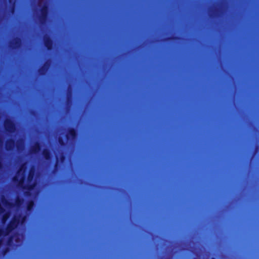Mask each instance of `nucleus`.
<instances>
[{
    "mask_svg": "<svg viewBox=\"0 0 259 259\" xmlns=\"http://www.w3.org/2000/svg\"><path fill=\"white\" fill-rule=\"evenodd\" d=\"M21 214L14 216L7 225L5 230L0 229V236H7L13 231L17 228L20 224Z\"/></svg>",
    "mask_w": 259,
    "mask_h": 259,
    "instance_id": "1",
    "label": "nucleus"
},
{
    "mask_svg": "<svg viewBox=\"0 0 259 259\" xmlns=\"http://www.w3.org/2000/svg\"><path fill=\"white\" fill-rule=\"evenodd\" d=\"M25 180V176L22 177L20 180H18L16 177H14L13 178V181L14 182H18V185L23 190H27L24 192V195L26 196H30L31 194L30 191L34 189L35 187L36 186V183L35 182H33L32 183H29V184L27 185H24Z\"/></svg>",
    "mask_w": 259,
    "mask_h": 259,
    "instance_id": "2",
    "label": "nucleus"
},
{
    "mask_svg": "<svg viewBox=\"0 0 259 259\" xmlns=\"http://www.w3.org/2000/svg\"><path fill=\"white\" fill-rule=\"evenodd\" d=\"M48 6L47 5L45 4L40 9V14L38 17L39 21L41 24H44L47 22L48 17Z\"/></svg>",
    "mask_w": 259,
    "mask_h": 259,
    "instance_id": "3",
    "label": "nucleus"
},
{
    "mask_svg": "<svg viewBox=\"0 0 259 259\" xmlns=\"http://www.w3.org/2000/svg\"><path fill=\"white\" fill-rule=\"evenodd\" d=\"M4 127L6 131L10 133H13L15 130V125L13 121L10 119L5 121Z\"/></svg>",
    "mask_w": 259,
    "mask_h": 259,
    "instance_id": "4",
    "label": "nucleus"
},
{
    "mask_svg": "<svg viewBox=\"0 0 259 259\" xmlns=\"http://www.w3.org/2000/svg\"><path fill=\"white\" fill-rule=\"evenodd\" d=\"M44 45L47 50L51 51L53 48L54 41L49 35H46L44 39Z\"/></svg>",
    "mask_w": 259,
    "mask_h": 259,
    "instance_id": "5",
    "label": "nucleus"
},
{
    "mask_svg": "<svg viewBox=\"0 0 259 259\" xmlns=\"http://www.w3.org/2000/svg\"><path fill=\"white\" fill-rule=\"evenodd\" d=\"M77 137V131L74 127H70L68 130V133L66 135V138L67 141L73 140Z\"/></svg>",
    "mask_w": 259,
    "mask_h": 259,
    "instance_id": "6",
    "label": "nucleus"
},
{
    "mask_svg": "<svg viewBox=\"0 0 259 259\" xmlns=\"http://www.w3.org/2000/svg\"><path fill=\"white\" fill-rule=\"evenodd\" d=\"M50 63L49 61L46 62L45 64L39 68L38 72L39 75L44 76L46 75L47 72L50 68Z\"/></svg>",
    "mask_w": 259,
    "mask_h": 259,
    "instance_id": "7",
    "label": "nucleus"
},
{
    "mask_svg": "<svg viewBox=\"0 0 259 259\" xmlns=\"http://www.w3.org/2000/svg\"><path fill=\"white\" fill-rule=\"evenodd\" d=\"M15 140L13 139H9L6 142V149L8 151H12L15 147Z\"/></svg>",
    "mask_w": 259,
    "mask_h": 259,
    "instance_id": "8",
    "label": "nucleus"
},
{
    "mask_svg": "<svg viewBox=\"0 0 259 259\" xmlns=\"http://www.w3.org/2000/svg\"><path fill=\"white\" fill-rule=\"evenodd\" d=\"M22 45V39L19 37L15 38L13 41L11 42V47L14 49H19Z\"/></svg>",
    "mask_w": 259,
    "mask_h": 259,
    "instance_id": "9",
    "label": "nucleus"
},
{
    "mask_svg": "<svg viewBox=\"0 0 259 259\" xmlns=\"http://www.w3.org/2000/svg\"><path fill=\"white\" fill-rule=\"evenodd\" d=\"M35 175V170L34 169L31 168L28 172L27 177V181L28 183H31L33 181Z\"/></svg>",
    "mask_w": 259,
    "mask_h": 259,
    "instance_id": "10",
    "label": "nucleus"
},
{
    "mask_svg": "<svg viewBox=\"0 0 259 259\" xmlns=\"http://www.w3.org/2000/svg\"><path fill=\"white\" fill-rule=\"evenodd\" d=\"M41 150V146L39 143L36 142L31 148V152L32 153L36 154Z\"/></svg>",
    "mask_w": 259,
    "mask_h": 259,
    "instance_id": "11",
    "label": "nucleus"
},
{
    "mask_svg": "<svg viewBox=\"0 0 259 259\" xmlns=\"http://www.w3.org/2000/svg\"><path fill=\"white\" fill-rule=\"evenodd\" d=\"M42 156L46 160H49L51 158V153L50 151L48 149H45L42 151Z\"/></svg>",
    "mask_w": 259,
    "mask_h": 259,
    "instance_id": "12",
    "label": "nucleus"
},
{
    "mask_svg": "<svg viewBox=\"0 0 259 259\" xmlns=\"http://www.w3.org/2000/svg\"><path fill=\"white\" fill-rule=\"evenodd\" d=\"M34 206V202L33 200L28 201L26 205V209L28 211H31Z\"/></svg>",
    "mask_w": 259,
    "mask_h": 259,
    "instance_id": "13",
    "label": "nucleus"
},
{
    "mask_svg": "<svg viewBox=\"0 0 259 259\" xmlns=\"http://www.w3.org/2000/svg\"><path fill=\"white\" fill-rule=\"evenodd\" d=\"M10 217V212L7 211L5 212L2 218V224H4L6 223L8 219H9Z\"/></svg>",
    "mask_w": 259,
    "mask_h": 259,
    "instance_id": "14",
    "label": "nucleus"
},
{
    "mask_svg": "<svg viewBox=\"0 0 259 259\" xmlns=\"http://www.w3.org/2000/svg\"><path fill=\"white\" fill-rule=\"evenodd\" d=\"M24 201L23 198H17L15 200V204L17 207H19L22 205Z\"/></svg>",
    "mask_w": 259,
    "mask_h": 259,
    "instance_id": "15",
    "label": "nucleus"
},
{
    "mask_svg": "<svg viewBox=\"0 0 259 259\" xmlns=\"http://www.w3.org/2000/svg\"><path fill=\"white\" fill-rule=\"evenodd\" d=\"M2 201L4 203V204L7 206H8L9 207H12L13 206V204L12 203L9 202L6 199H4V200L3 199Z\"/></svg>",
    "mask_w": 259,
    "mask_h": 259,
    "instance_id": "16",
    "label": "nucleus"
},
{
    "mask_svg": "<svg viewBox=\"0 0 259 259\" xmlns=\"http://www.w3.org/2000/svg\"><path fill=\"white\" fill-rule=\"evenodd\" d=\"M20 220V224H23L26 220V216L25 215H22L21 214Z\"/></svg>",
    "mask_w": 259,
    "mask_h": 259,
    "instance_id": "17",
    "label": "nucleus"
},
{
    "mask_svg": "<svg viewBox=\"0 0 259 259\" xmlns=\"http://www.w3.org/2000/svg\"><path fill=\"white\" fill-rule=\"evenodd\" d=\"M10 249H9V247H5L4 249H3V250H2V254L3 255H6L9 251Z\"/></svg>",
    "mask_w": 259,
    "mask_h": 259,
    "instance_id": "18",
    "label": "nucleus"
},
{
    "mask_svg": "<svg viewBox=\"0 0 259 259\" xmlns=\"http://www.w3.org/2000/svg\"><path fill=\"white\" fill-rule=\"evenodd\" d=\"M58 167H59V160H58V158L57 157H56V162L54 165V170H57L58 168Z\"/></svg>",
    "mask_w": 259,
    "mask_h": 259,
    "instance_id": "19",
    "label": "nucleus"
},
{
    "mask_svg": "<svg viewBox=\"0 0 259 259\" xmlns=\"http://www.w3.org/2000/svg\"><path fill=\"white\" fill-rule=\"evenodd\" d=\"M180 39V37L178 36H171L167 38V40H179Z\"/></svg>",
    "mask_w": 259,
    "mask_h": 259,
    "instance_id": "20",
    "label": "nucleus"
},
{
    "mask_svg": "<svg viewBox=\"0 0 259 259\" xmlns=\"http://www.w3.org/2000/svg\"><path fill=\"white\" fill-rule=\"evenodd\" d=\"M65 159H66V156L65 155L62 154L60 156V160L61 162L63 163L65 161Z\"/></svg>",
    "mask_w": 259,
    "mask_h": 259,
    "instance_id": "21",
    "label": "nucleus"
},
{
    "mask_svg": "<svg viewBox=\"0 0 259 259\" xmlns=\"http://www.w3.org/2000/svg\"><path fill=\"white\" fill-rule=\"evenodd\" d=\"M58 141H59V144L61 146H64L65 145V142H64V141L62 138H59Z\"/></svg>",
    "mask_w": 259,
    "mask_h": 259,
    "instance_id": "22",
    "label": "nucleus"
},
{
    "mask_svg": "<svg viewBox=\"0 0 259 259\" xmlns=\"http://www.w3.org/2000/svg\"><path fill=\"white\" fill-rule=\"evenodd\" d=\"M12 240H13V237L12 236L9 237L7 240V244L10 245V243L12 242Z\"/></svg>",
    "mask_w": 259,
    "mask_h": 259,
    "instance_id": "23",
    "label": "nucleus"
},
{
    "mask_svg": "<svg viewBox=\"0 0 259 259\" xmlns=\"http://www.w3.org/2000/svg\"><path fill=\"white\" fill-rule=\"evenodd\" d=\"M5 211V208L0 204V214L4 213Z\"/></svg>",
    "mask_w": 259,
    "mask_h": 259,
    "instance_id": "24",
    "label": "nucleus"
},
{
    "mask_svg": "<svg viewBox=\"0 0 259 259\" xmlns=\"http://www.w3.org/2000/svg\"><path fill=\"white\" fill-rule=\"evenodd\" d=\"M2 167H3V163H2V160L0 159V169L2 168Z\"/></svg>",
    "mask_w": 259,
    "mask_h": 259,
    "instance_id": "25",
    "label": "nucleus"
},
{
    "mask_svg": "<svg viewBox=\"0 0 259 259\" xmlns=\"http://www.w3.org/2000/svg\"><path fill=\"white\" fill-rule=\"evenodd\" d=\"M24 165V164H23V165H22L20 166V168H19V169L18 171H21V170H22V168L23 167Z\"/></svg>",
    "mask_w": 259,
    "mask_h": 259,
    "instance_id": "26",
    "label": "nucleus"
},
{
    "mask_svg": "<svg viewBox=\"0 0 259 259\" xmlns=\"http://www.w3.org/2000/svg\"><path fill=\"white\" fill-rule=\"evenodd\" d=\"M2 244H3V239H0V247H1Z\"/></svg>",
    "mask_w": 259,
    "mask_h": 259,
    "instance_id": "27",
    "label": "nucleus"
},
{
    "mask_svg": "<svg viewBox=\"0 0 259 259\" xmlns=\"http://www.w3.org/2000/svg\"><path fill=\"white\" fill-rule=\"evenodd\" d=\"M2 143H3V141L2 140V139L0 138V144Z\"/></svg>",
    "mask_w": 259,
    "mask_h": 259,
    "instance_id": "28",
    "label": "nucleus"
},
{
    "mask_svg": "<svg viewBox=\"0 0 259 259\" xmlns=\"http://www.w3.org/2000/svg\"><path fill=\"white\" fill-rule=\"evenodd\" d=\"M211 259H215V258L214 257H212Z\"/></svg>",
    "mask_w": 259,
    "mask_h": 259,
    "instance_id": "29",
    "label": "nucleus"
}]
</instances>
